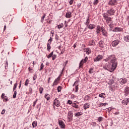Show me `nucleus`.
<instances>
[{
    "label": "nucleus",
    "mask_w": 129,
    "mask_h": 129,
    "mask_svg": "<svg viewBox=\"0 0 129 129\" xmlns=\"http://www.w3.org/2000/svg\"><path fill=\"white\" fill-rule=\"evenodd\" d=\"M120 84H125L127 82V80L125 78H121L119 80Z\"/></svg>",
    "instance_id": "1a4fd4ad"
},
{
    "label": "nucleus",
    "mask_w": 129,
    "mask_h": 129,
    "mask_svg": "<svg viewBox=\"0 0 129 129\" xmlns=\"http://www.w3.org/2000/svg\"><path fill=\"white\" fill-rule=\"evenodd\" d=\"M89 23H90V20H89V18H88L86 22V25H87V26H88Z\"/></svg>",
    "instance_id": "e433bc0d"
},
{
    "label": "nucleus",
    "mask_w": 129,
    "mask_h": 129,
    "mask_svg": "<svg viewBox=\"0 0 129 129\" xmlns=\"http://www.w3.org/2000/svg\"><path fill=\"white\" fill-rule=\"evenodd\" d=\"M103 56L102 55H99L97 57V61H100V60H102Z\"/></svg>",
    "instance_id": "a878e982"
},
{
    "label": "nucleus",
    "mask_w": 129,
    "mask_h": 129,
    "mask_svg": "<svg viewBox=\"0 0 129 129\" xmlns=\"http://www.w3.org/2000/svg\"><path fill=\"white\" fill-rule=\"evenodd\" d=\"M87 60H88V57H87V56H86L84 59H82L80 62L79 68H82L83 67V64L86 63Z\"/></svg>",
    "instance_id": "0eeeda50"
},
{
    "label": "nucleus",
    "mask_w": 129,
    "mask_h": 129,
    "mask_svg": "<svg viewBox=\"0 0 129 129\" xmlns=\"http://www.w3.org/2000/svg\"><path fill=\"white\" fill-rule=\"evenodd\" d=\"M29 82H30V81H29V79H27L25 81V86H28L29 85Z\"/></svg>",
    "instance_id": "7c9ffc66"
},
{
    "label": "nucleus",
    "mask_w": 129,
    "mask_h": 129,
    "mask_svg": "<svg viewBox=\"0 0 129 129\" xmlns=\"http://www.w3.org/2000/svg\"><path fill=\"white\" fill-rule=\"evenodd\" d=\"M3 101H9V98H8L7 96H5V97L4 98Z\"/></svg>",
    "instance_id": "37998d69"
},
{
    "label": "nucleus",
    "mask_w": 129,
    "mask_h": 129,
    "mask_svg": "<svg viewBox=\"0 0 129 129\" xmlns=\"http://www.w3.org/2000/svg\"><path fill=\"white\" fill-rule=\"evenodd\" d=\"M72 13L70 12H68L66 13V17L67 18V19H70L71 17H72Z\"/></svg>",
    "instance_id": "dca6fc26"
},
{
    "label": "nucleus",
    "mask_w": 129,
    "mask_h": 129,
    "mask_svg": "<svg viewBox=\"0 0 129 129\" xmlns=\"http://www.w3.org/2000/svg\"><path fill=\"white\" fill-rule=\"evenodd\" d=\"M68 116H70V117H72L73 116V112L70 111L68 112Z\"/></svg>",
    "instance_id": "bb28decb"
},
{
    "label": "nucleus",
    "mask_w": 129,
    "mask_h": 129,
    "mask_svg": "<svg viewBox=\"0 0 129 129\" xmlns=\"http://www.w3.org/2000/svg\"><path fill=\"white\" fill-rule=\"evenodd\" d=\"M94 6H96L97 5V0H95L94 2Z\"/></svg>",
    "instance_id": "052dcab7"
},
{
    "label": "nucleus",
    "mask_w": 129,
    "mask_h": 129,
    "mask_svg": "<svg viewBox=\"0 0 129 129\" xmlns=\"http://www.w3.org/2000/svg\"><path fill=\"white\" fill-rule=\"evenodd\" d=\"M56 57H57V55L56 54L52 55V60L55 59Z\"/></svg>",
    "instance_id": "de8ad7c7"
},
{
    "label": "nucleus",
    "mask_w": 129,
    "mask_h": 129,
    "mask_svg": "<svg viewBox=\"0 0 129 129\" xmlns=\"http://www.w3.org/2000/svg\"><path fill=\"white\" fill-rule=\"evenodd\" d=\"M97 57H96L95 58V59H94V61H95V62H97Z\"/></svg>",
    "instance_id": "338daca9"
},
{
    "label": "nucleus",
    "mask_w": 129,
    "mask_h": 129,
    "mask_svg": "<svg viewBox=\"0 0 129 129\" xmlns=\"http://www.w3.org/2000/svg\"><path fill=\"white\" fill-rule=\"evenodd\" d=\"M44 68V63H42L40 65V71L43 70V69Z\"/></svg>",
    "instance_id": "58836bf2"
},
{
    "label": "nucleus",
    "mask_w": 129,
    "mask_h": 129,
    "mask_svg": "<svg viewBox=\"0 0 129 129\" xmlns=\"http://www.w3.org/2000/svg\"><path fill=\"white\" fill-rule=\"evenodd\" d=\"M58 125L60 128L65 129L66 128V125L62 120H58Z\"/></svg>",
    "instance_id": "39448f33"
},
{
    "label": "nucleus",
    "mask_w": 129,
    "mask_h": 129,
    "mask_svg": "<svg viewBox=\"0 0 129 129\" xmlns=\"http://www.w3.org/2000/svg\"><path fill=\"white\" fill-rule=\"evenodd\" d=\"M65 52V49H63L61 52V54H63Z\"/></svg>",
    "instance_id": "69168bd1"
},
{
    "label": "nucleus",
    "mask_w": 129,
    "mask_h": 129,
    "mask_svg": "<svg viewBox=\"0 0 129 129\" xmlns=\"http://www.w3.org/2000/svg\"><path fill=\"white\" fill-rule=\"evenodd\" d=\"M122 28L120 27H115L113 29V32H122Z\"/></svg>",
    "instance_id": "4468645a"
},
{
    "label": "nucleus",
    "mask_w": 129,
    "mask_h": 129,
    "mask_svg": "<svg viewBox=\"0 0 129 129\" xmlns=\"http://www.w3.org/2000/svg\"><path fill=\"white\" fill-rule=\"evenodd\" d=\"M80 115H82V113L81 112H78L75 113V116L78 117V116H80Z\"/></svg>",
    "instance_id": "6ab92c4d"
},
{
    "label": "nucleus",
    "mask_w": 129,
    "mask_h": 129,
    "mask_svg": "<svg viewBox=\"0 0 129 129\" xmlns=\"http://www.w3.org/2000/svg\"><path fill=\"white\" fill-rule=\"evenodd\" d=\"M36 79H37V75L36 74H35L34 75L33 77V80H36Z\"/></svg>",
    "instance_id": "8fccbe9b"
},
{
    "label": "nucleus",
    "mask_w": 129,
    "mask_h": 129,
    "mask_svg": "<svg viewBox=\"0 0 129 129\" xmlns=\"http://www.w3.org/2000/svg\"><path fill=\"white\" fill-rule=\"evenodd\" d=\"M6 29H7V25H5L4 28V31H6Z\"/></svg>",
    "instance_id": "0e129e2a"
},
{
    "label": "nucleus",
    "mask_w": 129,
    "mask_h": 129,
    "mask_svg": "<svg viewBox=\"0 0 129 129\" xmlns=\"http://www.w3.org/2000/svg\"><path fill=\"white\" fill-rule=\"evenodd\" d=\"M47 81H48V83H50L51 81V78H49L47 80Z\"/></svg>",
    "instance_id": "e2e57ef3"
},
{
    "label": "nucleus",
    "mask_w": 129,
    "mask_h": 129,
    "mask_svg": "<svg viewBox=\"0 0 129 129\" xmlns=\"http://www.w3.org/2000/svg\"><path fill=\"white\" fill-rule=\"evenodd\" d=\"M115 13V11H114V9H110L107 11V14L109 16H111V15H114Z\"/></svg>",
    "instance_id": "6e6552de"
},
{
    "label": "nucleus",
    "mask_w": 129,
    "mask_h": 129,
    "mask_svg": "<svg viewBox=\"0 0 129 129\" xmlns=\"http://www.w3.org/2000/svg\"><path fill=\"white\" fill-rule=\"evenodd\" d=\"M6 94L5 93H2V95H1V98L2 99H4V98H5L6 97Z\"/></svg>",
    "instance_id": "a18cd8bd"
},
{
    "label": "nucleus",
    "mask_w": 129,
    "mask_h": 129,
    "mask_svg": "<svg viewBox=\"0 0 129 129\" xmlns=\"http://www.w3.org/2000/svg\"><path fill=\"white\" fill-rule=\"evenodd\" d=\"M5 112H6V109H4L2 111V114H5Z\"/></svg>",
    "instance_id": "bf43d9fd"
},
{
    "label": "nucleus",
    "mask_w": 129,
    "mask_h": 129,
    "mask_svg": "<svg viewBox=\"0 0 129 129\" xmlns=\"http://www.w3.org/2000/svg\"><path fill=\"white\" fill-rule=\"evenodd\" d=\"M95 27V25L93 24H90L88 26V28L90 29L91 30H92V29H94Z\"/></svg>",
    "instance_id": "393cba45"
},
{
    "label": "nucleus",
    "mask_w": 129,
    "mask_h": 129,
    "mask_svg": "<svg viewBox=\"0 0 129 129\" xmlns=\"http://www.w3.org/2000/svg\"><path fill=\"white\" fill-rule=\"evenodd\" d=\"M61 79V75H60L57 78L55 79L54 81L53 82L52 86H55L56 85H58L59 84V81H60V80Z\"/></svg>",
    "instance_id": "423d86ee"
},
{
    "label": "nucleus",
    "mask_w": 129,
    "mask_h": 129,
    "mask_svg": "<svg viewBox=\"0 0 129 129\" xmlns=\"http://www.w3.org/2000/svg\"><path fill=\"white\" fill-rule=\"evenodd\" d=\"M68 103L69 104H70V105L73 104H72V101H71V100H69L68 101V103Z\"/></svg>",
    "instance_id": "6e6d98bb"
},
{
    "label": "nucleus",
    "mask_w": 129,
    "mask_h": 129,
    "mask_svg": "<svg viewBox=\"0 0 129 129\" xmlns=\"http://www.w3.org/2000/svg\"><path fill=\"white\" fill-rule=\"evenodd\" d=\"M45 17H46V14H44L43 16H42V17L41 18V23H43V22H44V20L45 19Z\"/></svg>",
    "instance_id": "72a5a7b5"
},
{
    "label": "nucleus",
    "mask_w": 129,
    "mask_h": 129,
    "mask_svg": "<svg viewBox=\"0 0 129 129\" xmlns=\"http://www.w3.org/2000/svg\"><path fill=\"white\" fill-rule=\"evenodd\" d=\"M73 107H75V108H79L78 105L76 104V103L72 104Z\"/></svg>",
    "instance_id": "c85d7f7f"
},
{
    "label": "nucleus",
    "mask_w": 129,
    "mask_h": 129,
    "mask_svg": "<svg viewBox=\"0 0 129 129\" xmlns=\"http://www.w3.org/2000/svg\"><path fill=\"white\" fill-rule=\"evenodd\" d=\"M54 52H51L48 55H46L47 56L48 59H49V58H51L53 56Z\"/></svg>",
    "instance_id": "cd10ccee"
},
{
    "label": "nucleus",
    "mask_w": 129,
    "mask_h": 129,
    "mask_svg": "<svg viewBox=\"0 0 129 129\" xmlns=\"http://www.w3.org/2000/svg\"><path fill=\"white\" fill-rule=\"evenodd\" d=\"M73 2H74V0H70V5L71 6L72 5H73Z\"/></svg>",
    "instance_id": "4d7b16f0"
},
{
    "label": "nucleus",
    "mask_w": 129,
    "mask_h": 129,
    "mask_svg": "<svg viewBox=\"0 0 129 129\" xmlns=\"http://www.w3.org/2000/svg\"><path fill=\"white\" fill-rule=\"evenodd\" d=\"M90 74H91L93 73V69L91 68L89 71Z\"/></svg>",
    "instance_id": "3c124183"
},
{
    "label": "nucleus",
    "mask_w": 129,
    "mask_h": 129,
    "mask_svg": "<svg viewBox=\"0 0 129 129\" xmlns=\"http://www.w3.org/2000/svg\"><path fill=\"white\" fill-rule=\"evenodd\" d=\"M43 90H44V89L42 87H40L39 88V93H40V94H42V93H43Z\"/></svg>",
    "instance_id": "ea45409f"
},
{
    "label": "nucleus",
    "mask_w": 129,
    "mask_h": 129,
    "mask_svg": "<svg viewBox=\"0 0 129 129\" xmlns=\"http://www.w3.org/2000/svg\"><path fill=\"white\" fill-rule=\"evenodd\" d=\"M63 27V23H61L60 24L57 25L58 29H61Z\"/></svg>",
    "instance_id": "473e14b6"
},
{
    "label": "nucleus",
    "mask_w": 129,
    "mask_h": 129,
    "mask_svg": "<svg viewBox=\"0 0 129 129\" xmlns=\"http://www.w3.org/2000/svg\"><path fill=\"white\" fill-rule=\"evenodd\" d=\"M122 103L124 104V105H127V102L125 101V100H124L122 101Z\"/></svg>",
    "instance_id": "79ce46f5"
},
{
    "label": "nucleus",
    "mask_w": 129,
    "mask_h": 129,
    "mask_svg": "<svg viewBox=\"0 0 129 129\" xmlns=\"http://www.w3.org/2000/svg\"><path fill=\"white\" fill-rule=\"evenodd\" d=\"M124 40L125 42H129V35H126L124 37Z\"/></svg>",
    "instance_id": "5701e85b"
},
{
    "label": "nucleus",
    "mask_w": 129,
    "mask_h": 129,
    "mask_svg": "<svg viewBox=\"0 0 129 129\" xmlns=\"http://www.w3.org/2000/svg\"><path fill=\"white\" fill-rule=\"evenodd\" d=\"M124 92V95H125L126 96H127V95H128V94H129V87H125Z\"/></svg>",
    "instance_id": "ddd939ff"
},
{
    "label": "nucleus",
    "mask_w": 129,
    "mask_h": 129,
    "mask_svg": "<svg viewBox=\"0 0 129 129\" xmlns=\"http://www.w3.org/2000/svg\"><path fill=\"white\" fill-rule=\"evenodd\" d=\"M78 8H80L81 7V3H79L77 5Z\"/></svg>",
    "instance_id": "680f3d73"
},
{
    "label": "nucleus",
    "mask_w": 129,
    "mask_h": 129,
    "mask_svg": "<svg viewBox=\"0 0 129 129\" xmlns=\"http://www.w3.org/2000/svg\"><path fill=\"white\" fill-rule=\"evenodd\" d=\"M109 25V27L111 28L112 29V28H113V25H112V24H111V23H109V24H108Z\"/></svg>",
    "instance_id": "5fc2aeb1"
},
{
    "label": "nucleus",
    "mask_w": 129,
    "mask_h": 129,
    "mask_svg": "<svg viewBox=\"0 0 129 129\" xmlns=\"http://www.w3.org/2000/svg\"><path fill=\"white\" fill-rule=\"evenodd\" d=\"M55 40H56V41H58V40H59V36H58L57 34H55Z\"/></svg>",
    "instance_id": "864d4df0"
},
{
    "label": "nucleus",
    "mask_w": 129,
    "mask_h": 129,
    "mask_svg": "<svg viewBox=\"0 0 129 129\" xmlns=\"http://www.w3.org/2000/svg\"><path fill=\"white\" fill-rule=\"evenodd\" d=\"M18 86V83H16L13 87V91H15V90L17 89V87Z\"/></svg>",
    "instance_id": "2f4dec72"
},
{
    "label": "nucleus",
    "mask_w": 129,
    "mask_h": 129,
    "mask_svg": "<svg viewBox=\"0 0 129 129\" xmlns=\"http://www.w3.org/2000/svg\"><path fill=\"white\" fill-rule=\"evenodd\" d=\"M118 44H119V40H116L112 41V46L113 47H116V46H117V45H118Z\"/></svg>",
    "instance_id": "9d476101"
},
{
    "label": "nucleus",
    "mask_w": 129,
    "mask_h": 129,
    "mask_svg": "<svg viewBox=\"0 0 129 129\" xmlns=\"http://www.w3.org/2000/svg\"><path fill=\"white\" fill-rule=\"evenodd\" d=\"M47 51H50V50H51V44L49 43H47Z\"/></svg>",
    "instance_id": "b1692460"
},
{
    "label": "nucleus",
    "mask_w": 129,
    "mask_h": 129,
    "mask_svg": "<svg viewBox=\"0 0 129 129\" xmlns=\"http://www.w3.org/2000/svg\"><path fill=\"white\" fill-rule=\"evenodd\" d=\"M98 121H99V122H100V121H102V120H103V117H99L98 118Z\"/></svg>",
    "instance_id": "4c0bfd02"
},
{
    "label": "nucleus",
    "mask_w": 129,
    "mask_h": 129,
    "mask_svg": "<svg viewBox=\"0 0 129 129\" xmlns=\"http://www.w3.org/2000/svg\"><path fill=\"white\" fill-rule=\"evenodd\" d=\"M38 124V123L37 122V121H33L32 122V126H33V128H34V127H37V125Z\"/></svg>",
    "instance_id": "aec40b11"
},
{
    "label": "nucleus",
    "mask_w": 129,
    "mask_h": 129,
    "mask_svg": "<svg viewBox=\"0 0 129 129\" xmlns=\"http://www.w3.org/2000/svg\"><path fill=\"white\" fill-rule=\"evenodd\" d=\"M126 102H129V98L126 99Z\"/></svg>",
    "instance_id": "774afa93"
},
{
    "label": "nucleus",
    "mask_w": 129,
    "mask_h": 129,
    "mask_svg": "<svg viewBox=\"0 0 129 129\" xmlns=\"http://www.w3.org/2000/svg\"><path fill=\"white\" fill-rule=\"evenodd\" d=\"M47 23H48V24H51L52 20H50L49 19H47Z\"/></svg>",
    "instance_id": "13d9d810"
},
{
    "label": "nucleus",
    "mask_w": 129,
    "mask_h": 129,
    "mask_svg": "<svg viewBox=\"0 0 129 129\" xmlns=\"http://www.w3.org/2000/svg\"><path fill=\"white\" fill-rule=\"evenodd\" d=\"M99 97H101L103 98H104V97L105 96V94L104 93H101L99 95Z\"/></svg>",
    "instance_id": "c756f323"
},
{
    "label": "nucleus",
    "mask_w": 129,
    "mask_h": 129,
    "mask_svg": "<svg viewBox=\"0 0 129 129\" xmlns=\"http://www.w3.org/2000/svg\"><path fill=\"white\" fill-rule=\"evenodd\" d=\"M84 100H86V101L89 100V96H86L85 97Z\"/></svg>",
    "instance_id": "09e8293b"
},
{
    "label": "nucleus",
    "mask_w": 129,
    "mask_h": 129,
    "mask_svg": "<svg viewBox=\"0 0 129 129\" xmlns=\"http://www.w3.org/2000/svg\"><path fill=\"white\" fill-rule=\"evenodd\" d=\"M100 32H102L103 36H104L105 37H107V32L104 30V27H97V33H100Z\"/></svg>",
    "instance_id": "f03ea898"
},
{
    "label": "nucleus",
    "mask_w": 129,
    "mask_h": 129,
    "mask_svg": "<svg viewBox=\"0 0 129 129\" xmlns=\"http://www.w3.org/2000/svg\"><path fill=\"white\" fill-rule=\"evenodd\" d=\"M52 41H53V38L52 37H50V39L48 41V43L51 44L52 43Z\"/></svg>",
    "instance_id": "c03bdc74"
},
{
    "label": "nucleus",
    "mask_w": 129,
    "mask_h": 129,
    "mask_svg": "<svg viewBox=\"0 0 129 129\" xmlns=\"http://www.w3.org/2000/svg\"><path fill=\"white\" fill-rule=\"evenodd\" d=\"M17 97V91H15L13 96V98H16Z\"/></svg>",
    "instance_id": "c9c22d12"
},
{
    "label": "nucleus",
    "mask_w": 129,
    "mask_h": 129,
    "mask_svg": "<svg viewBox=\"0 0 129 129\" xmlns=\"http://www.w3.org/2000/svg\"><path fill=\"white\" fill-rule=\"evenodd\" d=\"M78 82H79L78 81H76L73 85V86H74V85H76V92H78L79 88H78V84H77V83H78Z\"/></svg>",
    "instance_id": "f3484780"
},
{
    "label": "nucleus",
    "mask_w": 129,
    "mask_h": 129,
    "mask_svg": "<svg viewBox=\"0 0 129 129\" xmlns=\"http://www.w3.org/2000/svg\"><path fill=\"white\" fill-rule=\"evenodd\" d=\"M37 102H38V99H36L34 102H33V106L35 107L36 106V104H37Z\"/></svg>",
    "instance_id": "49530a36"
},
{
    "label": "nucleus",
    "mask_w": 129,
    "mask_h": 129,
    "mask_svg": "<svg viewBox=\"0 0 129 129\" xmlns=\"http://www.w3.org/2000/svg\"><path fill=\"white\" fill-rule=\"evenodd\" d=\"M95 45V42L94 40H92L89 42V46H94Z\"/></svg>",
    "instance_id": "412c9836"
},
{
    "label": "nucleus",
    "mask_w": 129,
    "mask_h": 129,
    "mask_svg": "<svg viewBox=\"0 0 129 129\" xmlns=\"http://www.w3.org/2000/svg\"><path fill=\"white\" fill-rule=\"evenodd\" d=\"M62 90V87L58 86L57 87V92H61V90Z\"/></svg>",
    "instance_id": "f704fd0d"
},
{
    "label": "nucleus",
    "mask_w": 129,
    "mask_h": 129,
    "mask_svg": "<svg viewBox=\"0 0 129 129\" xmlns=\"http://www.w3.org/2000/svg\"><path fill=\"white\" fill-rule=\"evenodd\" d=\"M116 4H117L116 0H111L108 3L110 6H115Z\"/></svg>",
    "instance_id": "f8f14e48"
},
{
    "label": "nucleus",
    "mask_w": 129,
    "mask_h": 129,
    "mask_svg": "<svg viewBox=\"0 0 129 129\" xmlns=\"http://www.w3.org/2000/svg\"><path fill=\"white\" fill-rule=\"evenodd\" d=\"M108 105V104H107V103H102L100 104L99 106H103V105L105 106V105Z\"/></svg>",
    "instance_id": "a19ab883"
},
{
    "label": "nucleus",
    "mask_w": 129,
    "mask_h": 129,
    "mask_svg": "<svg viewBox=\"0 0 129 129\" xmlns=\"http://www.w3.org/2000/svg\"><path fill=\"white\" fill-rule=\"evenodd\" d=\"M44 97L47 100H50L51 98V95H50V94H45L44 95Z\"/></svg>",
    "instance_id": "a211bd4d"
},
{
    "label": "nucleus",
    "mask_w": 129,
    "mask_h": 129,
    "mask_svg": "<svg viewBox=\"0 0 129 129\" xmlns=\"http://www.w3.org/2000/svg\"><path fill=\"white\" fill-rule=\"evenodd\" d=\"M84 51L86 52L87 55H89V54L91 53V50L90 49V48H85L84 49Z\"/></svg>",
    "instance_id": "2eb2a0df"
},
{
    "label": "nucleus",
    "mask_w": 129,
    "mask_h": 129,
    "mask_svg": "<svg viewBox=\"0 0 129 129\" xmlns=\"http://www.w3.org/2000/svg\"><path fill=\"white\" fill-rule=\"evenodd\" d=\"M108 14L107 13H105L103 14V17L106 21L107 25H109V24H112V20H111V18L108 17Z\"/></svg>",
    "instance_id": "7ed1b4c3"
},
{
    "label": "nucleus",
    "mask_w": 129,
    "mask_h": 129,
    "mask_svg": "<svg viewBox=\"0 0 129 129\" xmlns=\"http://www.w3.org/2000/svg\"><path fill=\"white\" fill-rule=\"evenodd\" d=\"M98 46L101 50H102L104 48V42L100 41L98 43Z\"/></svg>",
    "instance_id": "9b49d317"
},
{
    "label": "nucleus",
    "mask_w": 129,
    "mask_h": 129,
    "mask_svg": "<svg viewBox=\"0 0 129 129\" xmlns=\"http://www.w3.org/2000/svg\"><path fill=\"white\" fill-rule=\"evenodd\" d=\"M29 93L32 94L33 93L32 88H29Z\"/></svg>",
    "instance_id": "603ef678"
},
{
    "label": "nucleus",
    "mask_w": 129,
    "mask_h": 129,
    "mask_svg": "<svg viewBox=\"0 0 129 129\" xmlns=\"http://www.w3.org/2000/svg\"><path fill=\"white\" fill-rule=\"evenodd\" d=\"M60 104V101L58 99V98H55L53 101V107L55 108V106L57 107H59Z\"/></svg>",
    "instance_id": "20e7f679"
},
{
    "label": "nucleus",
    "mask_w": 129,
    "mask_h": 129,
    "mask_svg": "<svg viewBox=\"0 0 129 129\" xmlns=\"http://www.w3.org/2000/svg\"><path fill=\"white\" fill-rule=\"evenodd\" d=\"M108 60H110L111 64H106L104 67V69L109 71V72H113L117 67V60H116V58H115L114 55H111L109 56L107 58L104 59L106 62H107Z\"/></svg>",
    "instance_id": "f257e3e1"
},
{
    "label": "nucleus",
    "mask_w": 129,
    "mask_h": 129,
    "mask_svg": "<svg viewBox=\"0 0 129 129\" xmlns=\"http://www.w3.org/2000/svg\"><path fill=\"white\" fill-rule=\"evenodd\" d=\"M87 108H89V104L87 103L84 105V109H87Z\"/></svg>",
    "instance_id": "4be33fe9"
}]
</instances>
